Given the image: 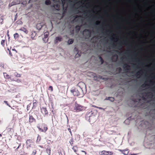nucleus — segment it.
<instances>
[{
    "mask_svg": "<svg viewBox=\"0 0 155 155\" xmlns=\"http://www.w3.org/2000/svg\"><path fill=\"white\" fill-rule=\"evenodd\" d=\"M83 84L84 86V83L82 82H79L77 85L78 88H74V89L71 90V92L74 96H78L80 95L81 91H82V88L80 87V85Z\"/></svg>",
    "mask_w": 155,
    "mask_h": 155,
    "instance_id": "nucleus-1",
    "label": "nucleus"
},
{
    "mask_svg": "<svg viewBox=\"0 0 155 155\" xmlns=\"http://www.w3.org/2000/svg\"><path fill=\"white\" fill-rule=\"evenodd\" d=\"M26 147L27 149H30V147H33L34 146V142L31 139L27 140L26 142Z\"/></svg>",
    "mask_w": 155,
    "mask_h": 155,
    "instance_id": "nucleus-2",
    "label": "nucleus"
},
{
    "mask_svg": "<svg viewBox=\"0 0 155 155\" xmlns=\"http://www.w3.org/2000/svg\"><path fill=\"white\" fill-rule=\"evenodd\" d=\"M84 109V107L81 105L78 104H75L74 110H75V111L77 112H79L82 111Z\"/></svg>",
    "mask_w": 155,
    "mask_h": 155,
    "instance_id": "nucleus-3",
    "label": "nucleus"
},
{
    "mask_svg": "<svg viewBox=\"0 0 155 155\" xmlns=\"http://www.w3.org/2000/svg\"><path fill=\"white\" fill-rule=\"evenodd\" d=\"M113 152L111 151L103 150L100 153V155H113Z\"/></svg>",
    "mask_w": 155,
    "mask_h": 155,
    "instance_id": "nucleus-4",
    "label": "nucleus"
},
{
    "mask_svg": "<svg viewBox=\"0 0 155 155\" xmlns=\"http://www.w3.org/2000/svg\"><path fill=\"white\" fill-rule=\"evenodd\" d=\"M57 152L58 155H65L64 151L61 147H60L57 150Z\"/></svg>",
    "mask_w": 155,
    "mask_h": 155,
    "instance_id": "nucleus-5",
    "label": "nucleus"
},
{
    "mask_svg": "<svg viewBox=\"0 0 155 155\" xmlns=\"http://www.w3.org/2000/svg\"><path fill=\"white\" fill-rule=\"evenodd\" d=\"M44 128L43 129H41V128H40L39 127H38V128L39 130L40 131H41L42 132H45L47 130L48 128L46 126V125L45 124H44Z\"/></svg>",
    "mask_w": 155,
    "mask_h": 155,
    "instance_id": "nucleus-6",
    "label": "nucleus"
},
{
    "mask_svg": "<svg viewBox=\"0 0 155 155\" xmlns=\"http://www.w3.org/2000/svg\"><path fill=\"white\" fill-rule=\"evenodd\" d=\"M36 119L34 118L33 116L31 115H29V123H32L33 122H35Z\"/></svg>",
    "mask_w": 155,
    "mask_h": 155,
    "instance_id": "nucleus-7",
    "label": "nucleus"
},
{
    "mask_svg": "<svg viewBox=\"0 0 155 155\" xmlns=\"http://www.w3.org/2000/svg\"><path fill=\"white\" fill-rule=\"evenodd\" d=\"M41 111L42 113L44 114L45 115H48V112L46 107H42L41 108Z\"/></svg>",
    "mask_w": 155,
    "mask_h": 155,
    "instance_id": "nucleus-8",
    "label": "nucleus"
},
{
    "mask_svg": "<svg viewBox=\"0 0 155 155\" xmlns=\"http://www.w3.org/2000/svg\"><path fill=\"white\" fill-rule=\"evenodd\" d=\"M49 35V32H45L44 33V37L43 38V40L45 41V42H46L48 41V37Z\"/></svg>",
    "mask_w": 155,
    "mask_h": 155,
    "instance_id": "nucleus-9",
    "label": "nucleus"
},
{
    "mask_svg": "<svg viewBox=\"0 0 155 155\" xmlns=\"http://www.w3.org/2000/svg\"><path fill=\"white\" fill-rule=\"evenodd\" d=\"M62 38L61 37H57L55 38L54 43L55 44L57 43L58 42L61 41Z\"/></svg>",
    "mask_w": 155,
    "mask_h": 155,
    "instance_id": "nucleus-10",
    "label": "nucleus"
},
{
    "mask_svg": "<svg viewBox=\"0 0 155 155\" xmlns=\"http://www.w3.org/2000/svg\"><path fill=\"white\" fill-rule=\"evenodd\" d=\"M119 151L121 152L123 154L125 155H128V153L129 152L128 150H122L120 149H119Z\"/></svg>",
    "mask_w": 155,
    "mask_h": 155,
    "instance_id": "nucleus-11",
    "label": "nucleus"
},
{
    "mask_svg": "<svg viewBox=\"0 0 155 155\" xmlns=\"http://www.w3.org/2000/svg\"><path fill=\"white\" fill-rule=\"evenodd\" d=\"M117 58L118 56L117 54L114 55L112 58V61L114 62L116 61L117 60Z\"/></svg>",
    "mask_w": 155,
    "mask_h": 155,
    "instance_id": "nucleus-12",
    "label": "nucleus"
},
{
    "mask_svg": "<svg viewBox=\"0 0 155 155\" xmlns=\"http://www.w3.org/2000/svg\"><path fill=\"white\" fill-rule=\"evenodd\" d=\"M3 74H4V77H5V78L7 79H10L11 80H11L12 79H11V78L10 76L8 74H7V73H3Z\"/></svg>",
    "mask_w": 155,
    "mask_h": 155,
    "instance_id": "nucleus-13",
    "label": "nucleus"
},
{
    "mask_svg": "<svg viewBox=\"0 0 155 155\" xmlns=\"http://www.w3.org/2000/svg\"><path fill=\"white\" fill-rule=\"evenodd\" d=\"M105 100H109L111 102H113L114 100V98L112 97H107L105 99Z\"/></svg>",
    "mask_w": 155,
    "mask_h": 155,
    "instance_id": "nucleus-14",
    "label": "nucleus"
},
{
    "mask_svg": "<svg viewBox=\"0 0 155 155\" xmlns=\"http://www.w3.org/2000/svg\"><path fill=\"white\" fill-rule=\"evenodd\" d=\"M20 30L21 31L24 32L25 33L27 34L28 33V31L27 29L25 28L24 27L21 28L20 29Z\"/></svg>",
    "mask_w": 155,
    "mask_h": 155,
    "instance_id": "nucleus-15",
    "label": "nucleus"
},
{
    "mask_svg": "<svg viewBox=\"0 0 155 155\" xmlns=\"http://www.w3.org/2000/svg\"><path fill=\"white\" fill-rule=\"evenodd\" d=\"M42 26L41 23L38 24L36 25V28L38 30H40L42 28Z\"/></svg>",
    "mask_w": 155,
    "mask_h": 155,
    "instance_id": "nucleus-16",
    "label": "nucleus"
},
{
    "mask_svg": "<svg viewBox=\"0 0 155 155\" xmlns=\"http://www.w3.org/2000/svg\"><path fill=\"white\" fill-rule=\"evenodd\" d=\"M130 67V66L127 64H124L123 66L124 68H126V70H128L129 69L128 68Z\"/></svg>",
    "mask_w": 155,
    "mask_h": 155,
    "instance_id": "nucleus-17",
    "label": "nucleus"
},
{
    "mask_svg": "<svg viewBox=\"0 0 155 155\" xmlns=\"http://www.w3.org/2000/svg\"><path fill=\"white\" fill-rule=\"evenodd\" d=\"M7 42L6 40H2L1 41V44L3 47H4L5 43Z\"/></svg>",
    "mask_w": 155,
    "mask_h": 155,
    "instance_id": "nucleus-18",
    "label": "nucleus"
},
{
    "mask_svg": "<svg viewBox=\"0 0 155 155\" xmlns=\"http://www.w3.org/2000/svg\"><path fill=\"white\" fill-rule=\"evenodd\" d=\"M72 149L76 153H77L76 152L78 151V147L76 146H74L72 148Z\"/></svg>",
    "mask_w": 155,
    "mask_h": 155,
    "instance_id": "nucleus-19",
    "label": "nucleus"
},
{
    "mask_svg": "<svg viewBox=\"0 0 155 155\" xmlns=\"http://www.w3.org/2000/svg\"><path fill=\"white\" fill-rule=\"evenodd\" d=\"M45 4L47 5H49L51 4V2L50 0H46L45 1Z\"/></svg>",
    "mask_w": 155,
    "mask_h": 155,
    "instance_id": "nucleus-20",
    "label": "nucleus"
},
{
    "mask_svg": "<svg viewBox=\"0 0 155 155\" xmlns=\"http://www.w3.org/2000/svg\"><path fill=\"white\" fill-rule=\"evenodd\" d=\"M74 42V40L73 39H70L68 40V44H71Z\"/></svg>",
    "mask_w": 155,
    "mask_h": 155,
    "instance_id": "nucleus-21",
    "label": "nucleus"
},
{
    "mask_svg": "<svg viewBox=\"0 0 155 155\" xmlns=\"http://www.w3.org/2000/svg\"><path fill=\"white\" fill-rule=\"evenodd\" d=\"M145 94H146L145 95L146 96H151L152 97L153 96V94L151 92H148L147 93H145Z\"/></svg>",
    "mask_w": 155,
    "mask_h": 155,
    "instance_id": "nucleus-22",
    "label": "nucleus"
},
{
    "mask_svg": "<svg viewBox=\"0 0 155 155\" xmlns=\"http://www.w3.org/2000/svg\"><path fill=\"white\" fill-rule=\"evenodd\" d=\"M14 37L15 38L17 39L19 37V35L17 33H16L14 35Z\"/></svg>",
    "mask_w": 155,
    "mask_h": 155,
    "instance_id": "nucleus-23",
    "label": "nucleus"
},
{
    "mask_svg": "<svg viewBox=\"0 0 155 155\" xmlns=\"http://www.w3.org/2000/svg\"><path fill=\"white\" fill-rule=\"evenodd\" d=\"M74 140H73V138L71 137V139L69 141V143L72 146L73 144Z\"/></svg>",
    "mask_w": 155,
    "mask_h": 155,
    "instance_id": "nucleus-24",
    "label": "nucleus"
},
{
    "mask_svg": "<svg viewBox=\"0 0 155 155\" xmlns=\"http://www.w3.org/2000/svg\"><path fill=\"white\" fill-rule=\"evenodd\" d=\"M14 75L16 77H20V74H18L17 72H15L14 73Z\"/></svg>",
    "mask_w": 155,
    "mask_h": 155,
    "instance_id": "nucleus-25",
    "label": "nucleus"
},
{
    "mask_svg": "<svg viewBox=\"0 0 155 155\" xmlns=\"http://www.w3.org/2000/svg\"><path fill=\"white\" fill-rule=\"evenodd\" d=\"M37 103V101L36 100H34L33 101V106H35L36 104Z\"/></svg>",
    "mask_w": 155,
    "mask_h": 155,
    "instance_id": "nucleus-26",
    "label": "nucleus"
},
{
    "mask_svg": "<svg viewBox=\"0 0 155 155\" xmlns=\"http://www.w3.org/2000/svg\"><path fill=\"white\" fill-rule=\"evenodd\" d=\"M81 26L78 25H77L75 26V28L77 29L78 31H79L80 29Z\"/></svg>",
    "mask_w": 155,
    "mask_h": 155,
    "instance_id": "nucleus-27",
    "label": "nucleus"
},
{
    "mask_svg": "<svg viewBox=\"0 0 155 155\" xmlns=\"http://www.w3.org/2000/svg\"><path fill=\"white\" fill-rule=\"evenodd\" d=\"M142 72V70L140 71L137 73L136 74V76H138L140 75V74H141V72Z\"/></svg>",
    "mask_w": 155,
    "mask_h": 155,
    "instance_id": "nucleus-28",
    "label": "nucleus"
},
{
    "mask_svg": "<svg viewBox=\"0 0 155 155\" xmlns=\"http://www.w3.org/2000/svg\"><path fill=\"white\" fill-rule=\"evenodd\" d=\"M37 151L36 150H34L31 154V155H35Z\"/></svg>",
    "mask_w": 155,
    "mask_h": 155,
    "instance_id": "nucleus-29",
    "label": "nucleus"
},
{
    "mask_svg": "<svg viewBox=\"0 0 155 155\" xmlns=\"http://www.w3.org/2000/svg\"><path fill=\"white\" fill-rule=\"evenodd\" d=\"M121 70H122V69L120 67L118 68H117V69H116V71H118V72L119 73L121 71Z\"/></svg>",
    "mask_w": 155,
    "mask_h": 155,
    "instance_id": "nucleus-30",
    "label": "nucleus"
},
{
    "mask_svg": "<svg viewBox=\"0 0 155 155\" xmlns=\"http://www.w3.org/2000/svg\"><path fill=\"white\" fill-rule=\"evenodd\" d=\"M48 89L49 90H51V91H53V87L52 86H50L49 87Z\"/></svg>",
    "mask_w": 155,
    "mask_h": 155,
    "instance_id": "nucleus-31",
    "label": "nucleus"
},
{
    "mask_svg": "<svg viewBox=\"0 0 155 155\" xmlns=\"http://www.w3.org/2000/svg\"><path fill=\"white\" fill-rule=\"evenodd\" d=\"M41 140V137L40 136H38L37 137V142H39Z\"/></svg>",
    "mask_w": 155,
    "mask_h": 155,
    "instance_id": "nucleus-32",
    "label": "nucleus"
},
{
    "mask_svg": "<svg viewBox=\"0 0 155 155\" xmlns=\"http://www.w3.org/2000/svg\"><path fill=\"white\" fill-rule=\"evenodd\" d=\"M11 81H15L17 82H21L20 80L19 79H18L16 80H15L14 79H12V80H11Z\"/></svg>",
    "mask_w": 155,
    "mask_h": 155,
    "instance_id": "nucleus-33",
    "label": "nucleus"
},
{
    "mask_svg": "<svg viewBox=\"0 0 155 155\" xmlns=\"http://www.w3.org/2000/svg\"><path fill=\"white\" fill-rule=\"evenodd\" d=\"M47 152L48 153V154L50 155L51 153V150L50 149H48H48L47 150Z\"/></svg>",
    "mask_w": 155,
    "mask_h": 155,
    "instance_id": "nucleus-34",
    "label": "nucleus"
},
{
    "mask_svg": "<svg viewBox=\"0 0 155 155\" xmlns=\"http://www.w3.org/2000/svg\"><path fill=\"white\" fill-rule=\"evenodd\" d=\"M80 56V55L78 54V53L77 54H76L75 56V57L76 58H78V57H79Z\"/></svg>",
    "mask_w": 155,
    "mask_h": 155,
    "instance_id": "nucleus-35",
    "label": "nucleus"
},
{
    "mask_svg": "<svg viewBox=\"0 0 155 155\" xmlns=\"http://www.w3.org/2000/svg\"><path fill=\"white\" fill-rule=\"evenodd\" d=\"M68 130L70 132V133L71 134V135L72 136V132H71V129L70 128H68Z\"/></svg>",
    "mask_w": 155,
    "mask_h": 155,
    "instance_id": "nucleus-36",
    "label": "nucleus"
},
{
    "mask_svg": "<svg viewBox=\"0 0 155 155\" xmlns=\"http://www.w3.org/2000/svg\"><path fill=\"white\" fill-rule=\"evenodd\" d=\"M3 22V19L1 17H0V23H2Z\"/></svg>",
    "mask_w": 155,
    "mask_h": 155,
    "instance_id": "nucleus-37",
    "label": "nucleus"
},
{
    "mask_svg": "<svg viewBox=\"0 0 155 155\" xmlns=\"http://www.w3.org/2000/svg\"><path fill=\"white\" fill-rule=\"evenodd\" d=\"M100 23V21H97L95 23V24L96 25H98Z\"/></svg>",
    "mask_w": 155,
    "mask_h": 155,
    "instance_id": "nucleus-38",
    "label": "nucleus"
},
{
    "mask_svg": "<svg viewBox=\"0 0 155 155\" xmlns=\"http://www.w3.org/2000/svg\"><path fill=\"white\" fill-rule=\"evenodd\" d=\"M100 61H101V64H103L104 63V60L103 59H101L100 60Z\"/></svg>",
    "mask_w": 155,
    "mask_h": 155,
    "instance_id": "nucleus-39",
    "label": "nucleus"
},
{
    "mask_svg": "<svg viewBox=\"0 0 155 155\" xmlns=\"http://www.w3.org/2000/svg\"><path fill=\"white\" fill-rule=\"evenodd\" d=\"M21 143L19 144L17 148H16V150H18V149L19 148V147L21 146Z\"/></svg>",
    "mask_w": 155,
    "mask_h": 155,
    "instance_id": "nucleus-40",
    "label": "nucleus"
},
{
    "mask_svg": "<svg viewBox=\"0 0 155 155\" xmlns=\"http://www.w3.org/2000/svg\"><path fill=\"white\" fill-rule=\"evenodd\" d=\"M132 101L134 102H137V101L136 99H133Z\"/></svg>",
    "mask_w": 155,
    "mask_h": 155,
    "instance_id": "nucleus-41",
    "label": "nucleus"
},
{
    "mask_svg": "<svg viewBox=\"0 0 155 155\" xmlns=\"http://www.w3.org/2000/svg\"><path fill=\"white\" fill-rule=\"evenodd\" d=\"M91 36V33L89 32L87 35V37H89Z\"/></svg>",
    "mask_w": 155,
    "mask_h": 155,
    "instance_id": "nucleus-42",
    "label": "nucleus"
},
{
    "mask_svg": "<svg viewBox=\"0 0 155 155\" xmlns=\"http://www.w3.org/2000/svg\"><path fill=\"white\" fill-rule=\"evenodd\" d=\"M0 66L2 67H4V64H1L0 65Z\"/></svg>",
    "mask_w": 155,
    "mask_h": 155,
    "instance_id": "nucleus-43",
    "label": "nucleus"
},
{
    "mask_svg": "<svg viewBox=\"0 0 155 155\" xmlns=\"http://www.w3.org/2000/svg\"><path fill=\"white\" fill-rule=\"evenodd\" d=\"M81 152H84L85 153V154H86L87 153H86V152L84 151L83 150H81Z\"/></svg>",
    "mask_w": 155,
    "mask_h": 155,
    "instance_id": "nucleus-44",
    "label": "nucleus"
},
{
    "mask_svg": "<svg viewBox=\"0 0 155 155\" xmlns=\"http://www.w3.org/2000/svg\"><path fill=\"white\" fill-rule=\"evenodd\" d=\"M146 85V84H143L142 86V87H145Z\"/></svg>",
    "mask_w": 155,
    "mask_h": 155,
    "instance_id": "nucleus-45",
    "label": "nucleus"
},
{
    "mask_svg": "<svg viewBox=\"0 0 155 155\" xmlns=\"http://www.w3.org/2000/svg\"><path fill=\"white\" fill-rule=\"evenodd\" d=\"M8 32H9V31L8 30L7 31V36L9 37V35L8 34Z\"/></svg>",
    "mask_w": 155,
    "mask_h": 155,
    "instance_id": "nucleus-46",
    "label": "nucleus"
},
{
    "mask_svg": "<svg viewBox=\"0 0 155 155\" xmlns=\"http://www.w3.org/2000/svg\"><path fill=\"white\" fill-rule=\"evenodd\" d=\"M9 54L10 55L12 56V54L10 51H9Z\"/></svg>",
    "mask_w": 155,
    "mask_h": 155,
    "instance_id": "nucleus-47",
    "label": "nucleus"
},
{
    "mask_svg": "<svg viewBox=\"0 0 155 155\" xmlns=\"http://www.w3.org/2000/svg\"><path fill=\"white\" fill-rule=\"evenodd\" d=\"M56 7L58 8V9H57V10H58V9L59 8V6L58 5H56Z\"/></svg>",
    "mask_w": 155,
    "mask_h": 155,
    "instance_id": "nucleus-48",
    "label": "nucleus"
},
{
    "mask_svg": "<svg viewBox=\"0 0 155 155\" xmlns=\"http://www.w3.org/2000/svg\"><path fill=\"white\" fill-rule=\"evenodd\" d=\"M118 47H119V48H122V45H119V46Z\"/></svg>",
    "mask_w": 155,
    "mask_h": 155,
    "instance_id": "nucleus-49",
    "label": "nucleus"
},
{
    "mask_svg": "<svg viewBox=\"0 0 155 155\" xmlns=\"http://www.w3.org/2000/svg\"><path fill=\"white\" fill-rule=\"evenodd\" d=\"M99 58L100 59V60H101V59H103L102 57L101 56H99Z\"/></svg>",
    "mask_w": 155,
    "mask_h": 155,
    "instance_id": "nucleus-50",
    "label": "nucleus"
},
{
    "mask_svg": "<svg viewBox=\"0 0 155 155\" xmlns=\"http://www.w3.org/2000/svg\"><path fill=\"white\" fill-rule=\"evenodd\" d=\"M101 28L102 30V31H103L104 30V29L103 28V27H101Z\"/></svg>",
    "mask_w": 155,
    "mask_h": 155,
    "instance_id": "nucleus-51",
    "label": "nucleus"
},
{
    "mask_svg": "<svg viewBox=\"0 0 155 155\" xmlns=\"http://www.w3.org/2000/svg\"><path fill=\"white\" fill-rule=\"evenodd\" d=\"M97 108H98L99 109H103L101 107H97Z\"/></svg>",
    "mask_w": 155,
    "mask_h": 155,
    "instance_id": "nucleus-52",
    "label": "nucleus"
},
{
    "mask_svg": "<svg viewBox=\"0 0 155 155\" xmlns=\"http://www.w3.org/2000/svg\"><path fill=\"white\" fill-rule=\"evenodd\" d=\"M99 78H101V79H104L103 78H102V76H99Z\"/></svg>",
    "mask_w": 155,
    "mask_h": 155,
    "instance_id": "nucleus-53",
    "label": "nucleus"
},
{
    "mask_svg": "<svg viewBox=\"0 0 155 155\" xmlns=\"http://www.w3.org/2000/svg\"><path fill=\"white\" fill-rule=\"evenodd\" d=\"M78 17V16H77V15H76V16H75V18H77Z\"/></svg>",
    "mask_w": 155,
    "mask_h": 155,
    "instance_id": "nucleus-54",
    "label": "nucleus"
},
{
    "mask_svg": "<svg viewBox=\"0 0 155 155\" xmlns=\"http://www.w3.org/2000/svg\"><path fill=\"white\" fill-rule=\"evenodd\" d=\"M27 110H28V107L27 106Z\"/></svg>",
    "mask_w": 155,
    "mask_h": 155,
    "instance_id": "nucleus-55",
    "label": "nucleus"
},
{
    "mask_svg": "<svg viewBox=\"0 0 155 155\" xmlns=\"http://www.w3.org/2000/svg\"><path fill=\"white\" fill-rule=\"evenodd\" d=\"M2 136V134H0V137H1Z\"/></svg>",
    "mask_w": 155,
    "mask_h": 155,
    "instance_id": "nucleus-56",
    "label": "nucleus"
},
{
    "mask_svg": "<svg viewBox=\"0 0 155 155\" xmlns=\"http://www.w3.org/2000/svg\"><path fill=\"white\" fill-rule=\"evenodd\" d=\"M33 34V33H32V34H31V38H32V35Z\"/></svg>",
    "mask_w": 155,
    "mask_h": 155,
    "instance_id": "nucleus-57",
    "label": "nucleus"
},
{
    "mask_svg": "<svg viewBox=\"0 0 155 155\" xmlns=\"http://www.w3.org/2000/svg\"><path fill=\"white\" fill-rule=\"evenodd\" d=\"M40 146V147H41V148H42V147H43L42 146Z\"/></svg>",
    "mask_w": 155,
    "mask_h": 155,
    "instance_id": "nucleus-58",
    "label": "nucleus"
},
{
    "mask_svg": "<svg viewBox=\"0 0 155 155\" xmlns=\"http://www.w3.org/2000/svg\"><path fill=\"white\" fill-rule=\"evenodd\" d=\"M86 31H89V30H87Z\"/></svg>",
    "mask_w": 155,
    "mask_h": 155,
    "instance_id": "nucleus-59",
    "label": "nucleus"
},
{
    "mask_svg": "<svg viewBox=\"0 0 155 155\" xmlns=\"http://www.w3.org/2000/svg\"><path fill=\"white\" fill-rule=\"evenodd\" d=\"M107 31L106 30V31H105V33H106Z\"/></svg>",
    "mask_w": 155,
    "mask_h": 155,
    "instance_id": "nucleus-60",
    "label": "nucleus"
},
{
    "mask_svg": "<svg viewBox=\"0 0 155 155\" xmlns=\"http://www.w3.org/2000/svg\"><path fill=\"white\" fill-rule=\"evenodd\" d=\"M143 97V99H145V98H144V97Z\"/></svg>",
    "mask_w": 155,
    "mask_h": 155,
    "instance_id": "nucleus-61",
    "label": "nucleus"
},
{
    "mask_svg": "<svg viewBox=\"0 0 155 155\" xmlns=\"http://www.w3.org/2000/svg\"><path fill=\"white\" fill-rule=\"evenodd\" d=\"M55 5H54L53 7H55Z\"/></svg>",
    "mask_w": 155,
    "mask_h": 155,
    "instance_id": "nucleus-62",
    "label": "nucleus"
},
{
    "mask_svg": "<svg viewBox=\"0 0 155 155\" xmlns=\"http://www.w3.org/2000/svg\"><path fill=\"white\" fill-rule=\"evenodd\" d=\"M140 99H139L138 101H140Z\"/></svg>",
    "mask_w": 155,
    "mask_h": 155,
    "instance_id": "nucleus-63",
    "label": "nucleus"
}]
</instances>
